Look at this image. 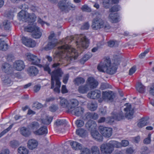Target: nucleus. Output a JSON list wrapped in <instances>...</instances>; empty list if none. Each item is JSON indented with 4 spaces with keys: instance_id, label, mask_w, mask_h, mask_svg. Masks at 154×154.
<instances>
[{
    "instance_id": "obj_1",
    "label": "nucleus",
    "mask_w": 154,
    "mask_h": 154,
    "mask_svg": "<svg viewBox=\"0 0 154 154\" xmlns=\"http://www.w3.org/2000/svg\"><path fill=\"white\" fill-rule=\"evenodd\" d=\"M58 49L59 51L55 58V60L57 62L52 65V68H54L55 69L51 73V88H54V92L59 93L61 86L60 78L63 74L61 69L59 67L65 63L66 60L69 63L74 61L77 59L78 53L75 49L67 44L58 47Z\"/></svg>"
},
{
    "instance_id": "obj_2",
    "label": "nucleus",
    "mask_w": 154,
    "mask_h": 154,
    "mask_svg": "<svg viewBox=\"0 0 154 154\" xmlns=\"http://www.w3.org/2000/svg\"><path fill=\"white\" fill-rule=\"evenodd\" d=\"M120 61V58L115 59L112 64L110 59L106 58L98 65L97 69L100 72L112 75L116 72L117 66L119 64Z\"/></svg>"
},
{
    "instance_id": "obj_3",
    "label": "nucleus",
    "mask_w": 154,
    "mask_h": 154,
    "mask_svg": "<svg viewBox=\"0 0 154 154\" xmlns=\"http://www.w3.org/2000/svg\"><path fill=\"white\" fill-rule=\"evenodd\" d=\"M124 106L125 107L124 109V113L121 111L118 114H115L113 116V119L117 121H120L126 118L128 119H131L133 118L134 113V108L132 107L131 104L125 103Z\"/></svg>"
},
{
    "instance_id": "obj_4",
    "label": "nucleus",
    "mask_w": 154,
    "mask_h": 154,
    "mask_svg": "<svg viewBox=\"0 0 154 154\" xmlns=\"http://www.w3.org/2000/svg\"><path fill=\"white\" fill-rule=\"evenodd\" d=\"M121 144L115 140H111L109 142L102 144L100 147L101 152L104 154H111L114 150V148H120Z\"/></svg>"
},
{
    "instance_id": "obj_5",
    "label": "nucleus",
    "mask_w": 154,
    "mask_h": 154,
    "mask_svg": "<svg viewBox=\"0 0 154 154\" xmlns=\"http://www.w3.org/2000/svg\"><path fill=\"white\" fill-rule=\"evenodd\" d=\"M103 14V13L100 10L95 11L92 13L93 16H96L93 19L91 25L93 29H102L103 26L104 21L100 17Z\"/></svg>"
},
{
    "instance_id": "obj_6",
    "label": "nucleus",
    "mask_w": 154,
    "mask_h": 154,
    "mask_svg": "<svg viewBox=\"0 0 154 154\" xmlns=\"http://www.w3.org/2000/svg\"><path fill=\"white\" fill-rule=\"evenodd\" d=\"M75 38L78 40L76 41L77 45H78V51L80 49L81 51H83L84 49L86 48L89 45V41L88 39L86 38L85 36L83 35H77ZM75 37H71V39H74Z\"/></svg>"
},
{
    "instance_id": "obj_7",
    "label": "nucleus",
    "mask_w": 154,
    "mask_h": 154,
    "mask_svg": "<svg viewBox=\"0 0 154 154\" xmlns=\"http://www.w3.org/2000/svg\"><path fill=\"white\" fill-rule=\"evenodd\" d=\"M27 59L32 64L42 67V65L39 64L41 59L37 56L30 53H27L26 54Z\"/></svg>"
},
{
    "instance_id": "obj_8",
    "label": "nucleus",
    "mask_w": 154,
    "mask_h": 154,
    "mask_svg": "<svg viewBox=\"0 0 154 154\" xmlns=\"http://www.w3.org/2000/svg\"><path fill=\"white\" fill-rule=\"evenodd\" d=\"M108 19L113 23H117L120 21L119 16L115 10H111L109 11Z\"/></svg>"
},
{
    "instance_id": "obj_9",
    "label": "nucleus",
    "mask_w": 154,
    "mask_h": 154,
    "mask_svg": "<svg viewBox=\"0 0 154 154\" xmlns=\"http://www.w3.org/2000/svg\"><path fill=\"white\" fill-rule=\"evenodd\" d=\"M99 129L100 133L105 137H109L112 134V129L111 128L100 126Z\"/></svg>"
},
{
    "instance_id": "obj_10",
    "label": "nucleus",
    "mask_w": 154,
    "mask_h": 154,
    "mask_svg": "<svg viewBox=\"0 0 154 154\" xmlns=\"http://www.w3.org/2000/svg\"><path fill=\"white\" fill-rule=\"evenodd\" d=\"M115 97L114 94L111 91H103L102 98L105 101L112 102Z\"/></svg>"
},
{
    "instance_id": "obj_11",
    "label": "nucleus",
    "mask_w": 154,
    "mask_h": 154,
    "mask_svg": "<svg viewBox=\"0 0 154 154\" xmlns=\"http://www.w3.org/2000/svg\"><path fill=\"white\" fill-rule=\"evenodd\" d=\"M22 40L23 44L28 47H33L36 45L35 42L31 38H28L23 37H22Z\"/></svg>"
},
{
    "instance_id": "obj_12",
    "label": "nucleus",
    "mask_w": 154,
    "mask_h": 154,
    "mask_svg": "<svg viewBox=\"0 0 154 154\" xmlns=\"http://www.w3.org/2000/svg\"><path fill=\"white\" fill-rule=\"evenodd\" d=\"M101 92L98 90H95L89 92L87 95L88 97L92 99H97L101 96Z\"/></svg>"
},
{
    "instance_id": "obj_13",
    "label": "nucleus",
    "mask_w": 154,
    "mask_h": 154,
    "mask_svg": "<svg viewBox=\"0 0 154 154\" xmlns=\"http://www.w3.org/2000/svg\"><path fill=\"white\" fill-rule=\"evenodd\" d=\"M79 104V101L77 99H70L69 101L68 112L72 111L73 109L76 108V107L78 106Z\"/></svg>"
},
{
    "instance_id": "obj_14",
    "label": "nucleus",
    "mask_w": 154,
    "mask_h": 154,
    "mask_svg": "<svg viewBox=\"0 0 154 154\" xmlns=\"http://www.w3.org/2000/svg\"><path fill=\"white\" fill-rule=\"evenodd\" d=\"M86 128L91 132L96 130L97 127L96 123L94 121H89L85 124Z\"/></svg>"
},
{
    "instance_id": "obj_15",
    "label": "nucleus",
    "mask_w": 154,
    "mask_h": 154,
    "mask_svg": "<svg viewBox=\"0 0 154 154\" xmlns=\"http://www.w3.org/2000/svg\"><path fill=\"white\" fill-rule=\"evenodd\" d=\"M98 85V82L94 78L91 77L88 79L87 85L91 89L96 88Z\"/></svg>"
},
{
    "instance_id": "obj_16",
    "label": "nucleus",
    "mask_w": 154,
    "mask_h": 154,
    "mask_svg": "<svg viewBox=\"0 0 154 154\" xmlns=\"http://www.w3.org/2000/svg\"><path fill=\"white\" fill-rule=\"evenodd\" d=\"M2 69L3 72L8 74L11 73L12 72V67L8 63H4L2 64Z\"/></svg>"
},
{
    "instance_id": "obj_17",
    "label": "nucleus",
    "mask_w": 154,
    "mask_h": 154,
    "mask_svg": "<svg viewBox=\"0 0 154 154\" xmlns=\"http://www.w3.org/2000/svg\"><path fill=\"white\" fill-rule=\"evenodd\" d=\"M58 43V41L56 39H54L53 41H50L48 44L44 48V49L46 51L50 50L55 47Z\"/></svg>"
},
{
    "instance_id": "obj_18",
    "label": "nucleus",
    "mask_w": 154,
    "mask_h": 154,
    "mask_svg": "<svg viewBox=\"0 0 154 154\" xmlns=\"http://www.w3.org/2000/svg\"><path fill=\"white\" fill-rule=\"evenodd\" d=\"M14 68L18 71L22 70L25 67L23 61L21 60L16 61L14 63Z\"/></svg>"
},
{
    "instance_id": "obj_19",
    "label": "nucleus",
    "mask_w": 154,
    "mask_h": 154,
    "mask_svg": "<svg viewBox=\"0 0 154 154\" xmlns=\"http://www.w3.org/2000/svg\"><path fill=\"white\" fill-rule=\"evenodd\" d=\"M84 109L81 106L77 107L72 110V111H70L73 113L74 115L76 116H80L82 115L84 112Z\"/></svg>"
},
{
    "instance_id": "obj_20",
    "label": "nucleus",
    "mask_w": 154,
    "mask_h": 154,
    "mask_svg": "<svg viewBox=\"0 0 154 154\" xmlns=\"http://www.w3.org/2000/svg\"><path fill=\"white\" fill-rule=\"evenodd\" d=\"M27 72L30 76H34L38 74V70L36 67L31 66L28 69Z\"/></svg>"
},
{
    "instance_id": "obj_21",
    "label": "nucleus",
    "mask_w": 154,
    "mask_h": 154,
    "mask_svg": "<svg viewBox=\"0 0 154 154\" xmlns=\"http://www.w3.org/2000/svg\"><path fill=\"white\" fill-rule=\"evenodd\" d=\"M91 134L92 137L97 141L100 142L102 141L103 137L97 131H92L91 132Z\"/></svg>"
},
{
    "instance_id": "obj_22",
    "label": "nucleus",
    "mask_w": 154,
    "mask_h": 154,
    "mask_svg": "<svg viewBox=\"0 0 154 154\" xmlns=\"http://www.w3.org/2000/svg\"><path fill=\"white\" fill-rule=\"evenodd\" d=\"M38 145V143L37 141L33 139L29 140L27 143V146L28 148L31 150L36 148Z\"/></svg>"
},
{
    "instance_id": "obj_23",
    "label": "nucleus",
    "mask_w": 154,
    "mask_h": 154,
    "mask_svg": "<svg viewBox=\"0 0 154 154\" xmlns=\"http://www.w3.org/2000/svg\"><path fill=\"white\" fill-rule=\"evenodd\" d=\"M42 34V31L37 26L35 27V28L33 31L32 34V36L34 38H39L41 36Z\"/></svg>"
},
{
    "instance_id": "obj_24",
    "label": "nucleus",
    "mask_w": 154,
    "mask_h": 154,
    "mask_svg": "<svg viewBox=\"0 0 154 154\" xmlns=\"http://www.w3.org/2000/svg\"><path fill=\"white\" fill-rule=\"evenodd\" d=\"M33 132L35 134L38 135L46 134L48 133L47 128L46 126L42 127Z\"/></svg>"
},
{
    "instance_id": "obj_25",
    "label": "nucleus",
    "mask_w": 154,
    "mask_h": 154,
    "mask_svg": "<svg viewBox=\"0 0 154 154\" xmlns=\"http://www.w3.org/2000/svg\"><path fill=\"white\" fill-rule=\"evenodd\" d=\"M148 119L149 118H143L141 119L137 124L138 127L140 128H142L146 125H148L149 124V122H148Z\"/></svg>"
},
{
    "instance_id": "obj_26",
    "label": "nucleus",
    "mask_w": 154,
    "mask_h": 154,
    "mask_svg": "<svg viewBox=\"0 0 154 154\" xmlns=\"http://www.w3.org/2000/svg\"><path fill=\"white\" fill-rule=\"evenodd\" d=\"M28 12L25 10H21L18 14L20 18L23 21H27V16L28 14Z\"/></svg>"
},
{
    "instance_id": "obj_27",
    "label": "nucleus",
    "mask_w": 154,
    "mask_h": 154,
    "mask_svg": "<svg viewBox=\"0 0 154 154\" xmlns=\"http://www.w3.org/2000/svg\"><path fill=\"white\" fill-rule=\"evenodd\" d=\"M20 131L22 135L26 137H29L31 134L30 131L25 127L21 128L20 129Z\"/></svg>"
},
{
    "instance_id": "obj_28",
    "label": "nucleus",
    "mask_w": 154,
    "mask_h": 154,
    "mask_svg": "<svg viewBox=\"0 0 154 154\" xmlns=\"http://www.w3.org/2000/svg\"><path fill=\"white\" fill-rule=\"evenodd\" d=\"M71 145L72 148L75 150H80L82 149V145L76 142L71 143Z\"/></svg>"
},
{
    "instance_id": "obj_29",
    "label": "nucleus",
    "mask_w": 154,
    "mask_h": 154,
    "mask_svg": "<svg viewBox=\"0 0 154 154\" xmlns=\"http://www.w3.org/2000/svg\"><path fill=\"white\" fill-rule=\"evenodd\" d=\"M89 90V88L87 85L80 86L78 88L79 92L82 94L86 93Z\"/></svg>"
},
{
    "instance_id": "obj_30",
    "label": "nucleus",
    "mask_w": 154,
    "mask_h": 154,
    "mask_svg": "<svg viewBox=\"0 0 154 154\" xmlns=\"http://www.w3.org/2000/svg\"><path fill=\"white\" fill-rule=\"evenodd\" d=\"M36 18V17L34 14L28 13L27 16V20L29 21L31 23H32L35 21Z\"/></svg>"
},
{
    "instance_id": "obj_31",
    "label": "nucleus",
    "mask_w": 154,
    "mask_h": 154,
    "mask_svg": "<svg viewBox=\"0 0 154 154\" xmlns=\"http://www.w3.org/2000/svg\"><path fill=\"white\" fill-rule=\"evenodd\" d=\"M60 104L61 106L63 108H67L68 109L69 101L65 98H60Z\"/></svg>"
},
{
    "instance_id": "obj_32",
    "label": "nucleus",
    "mask_w": 154,
    "mask_h": 154,
    "mask_svg": "<svg viewBox=\"0 0 154 154\" xmlns=\"http://www.w3.org/2000/svg\"><path fill=\"white\" fill-rule=\"evenodd\" d=\"M39 124L37 122H33L30 123L28 125V127L32 130H35L39 128Z\"/></svg>"
},
{
    "instance_id": "obj_33",
    "label": "nucleus",
    "mask_w": 154,
    "mask_h": 154,
    "mask_svg": "<svg viewBox=\"0 0 154 154\" xmlns=\"http://www.w3.org/2000/svg\"><path fill=\"white\" fill-rule=\"evenodd\" d=\"M8 45L4 41L0 39V50L5 51L8 49Z\"/></svg>"
},
{
    "instance_id": "obj_34",
    "label": "nucleus",
    "mask_w": 154,
    "mask_h": 154,
    "mask_svg": "<svg viewBox=\"0 0 154 154\" xmlns=\"http://www.w3.org/2000/svg\"><path fill=\"white\" fill-rule=\"evenodd\" d=\"M85 82L84 79L82 77H77L73 81L74 84L77 85H79L81 84H83Z\"/></svg>"
},
{
    "instance_id": "obj_35",
    "label": "nucleus",
    "mask_w": 154,
    "mask_h": 154,
    "mask_svg": "<svg viewBox=\"0 0 154 154\" xmlns=\"http://www.w3.org/2000/svg\"><path fill=\"white\" fill-rule=\"evenodd\" d=\"M1 78L2 81H3L5 85H9L12 82L8 75H6L5 76H2Z\"/></svg>"
},
{
    "instance_id": "obj_36",
    "label": "nucleus",
    "mask_w": 154,
    "mask_h": 154,
    "mask_svg": "<svg viewBox=\"0 0 154 154\" xmlns=\"http://www.w3.org/2000/svg\"><path fill=\"white\" fill-rule=\"evenodd\" d=\"M137 90L140 93H143L144 92L145 87L140 83H139L136 87Z\"/></svg>"
},
{
    "instance_id": "obj_37",
    "label": "nucleus",
    "mask_w": 154,
    "mask_h": 154,
    "mask_svg": "<svg viewBox=\"0 0 154 154\" xmlns=\"http://www.w3.org/2000/svg\"><path fill=\"white\" fill-rule=\"evenodd\" d=\"M35 27L36 26L33 25H29L27 26H25L24 28V31L29 32H33L35 28Z\"/></svg>"
},
{
    "instance_id": "obj_38",
    "label": "nucleus",
    "mask_w": 154,
    "mask_h": 154,
    "mask_svg": "<svg viewBox=\"0 0 154 154\" xmlns=\"http://www.w3.org/2000/svg\"><path fill=\"white\" fill-rule=\"evenodd\" d=\"M119 0H108V2L106 4V5L104 4V5L106 9H108L110 7V3L116 4L118 3Z\"/></svg>"
},
{
    "instance_id": "obj_39",
    "label": "nucleus",
    "mask_w": 154,
    "mask_h": 154,
    "mask_svg": "<svg viewBox=\"0 0 154 154\" xmlns=\"http://www.w3.org/2000/svg\"><path fill=\"white\" fill-rule=\"evenodd\" d=\"M52 119V117L47 116L45 119L42 120V123L44 124L49 125L51 122Z\"/></svg>"
},
{
    "instance_id": "obj_40",
    "label": "nucleus",
    "mask_w": 154,
    "mask_h": 154,
    "mask_svg": "<svg viewBox=\"0 0 154 154\" xmlns=\"http://www.w3.org/2000/svg\"><path fill=\"white\" fill-rule=\"evenodd\" d=\"M76 134L81 137H84L86 135L85 131L84 129L80 128L77 130L76 131Z\"/></svg>"
},
{
    "instance_id": "obj_41",
    "label": "nucleus",
    "mask_w": 154,
    "mask_h": 154,
    "mask_svg": "<svg viewBox=\"0 0 154 154\" xmlns=\"http://www.w3.org/2000/svg\"><path fill=\"white\" fill-rule=\"evenodd\" d=\"M18 152L21 154H28V151L26 148L24 147H20L18 149Z\"/></svg>"
},
{
    "instance_id": "obj_42",
    "label": "nucleus",
    "mask_w": 154,
    "mask_h": 154,
    "mask_svg": "<svg viewBox=\"0 0 154 154\" xmlns=\"http://www.w3.org/2000/svg\"><path fill=\"white\" fill-rule=\"evenodd\" d=\"M89 109L92 111H94L96 109L97 106L96 104L93 103H88V105Z\"/></svg>"
},
{
    "instance_id": "obj_43",
    "label": "nucleus",
    "mask_w": 154,
    "mask_h": 154,
    "mask_svg": "<svg viewBox=\"0 0 154 154\" xmlns=\"http://www.w3.org/2000/svg\"><path fill=\"white\" fill-rule=\"evenodd\" d=\"M63 0V1H60L58 3V6L60 9L61 10H65L66 3V0Z\"/></svg>"
},
{
    "instance_id": "obj_44",
    "label": "nucleus",
    "mask_w": 154,
    "mask_h": 154,
    "mask_svg": "<svg viewBox=\"0 0 154 154\" xmlns=\"http://www.w3.org/2000/svg\"><path fill=\"white\" fill-rule=\"evenodd\" d=\"M92 154H100L99 149L97 146H93L91 148Z\"/></svg>"
},
{
    "instance_id": "obj_45",
    "label": "nucleus",
    "mask_w": 154,
    "mask_h": 154,
    "mask_svg": "<svg viewBox=\"0 0 154 154\" xmlns=\"http://www.w3.org/2000/svg\"><path fill=\"white\" fill-rule=\"evenodd\" d=\"M65 123L64 120L57 119L55 122L54 125L57 127L62 125Z\"/></svg>"
},
{
    "instance_id": "obj_46",
    "label": "nucleus",
    "mask_w": 154,
    "mask_h": 154,
    "mask_svg": "<svg viewBox=\"0 0 154 154\" xmlns=\"http://www.w3.org/2000/svg\"><path fill=\"white\" fill-rule=\"evenodd\" d=\"M91 55L90 54H85L83 57L80 60V62L83 64L85 62L91 57Z\"/></svg>"
},
{
    "instance_id": "obj_47",
    "label": "nucleus",
    "mask_w": 154,
    "mask_h": 154,
    "mask_svg": "<svg viewBox=\"0 0 154 154\" xmlns=\"http://www.w3.org/2000/svg\"><path fill=\"white\" fill-rule=\"evenodd\" d=\"M11 23L7 20H5L3 22V26L4 28L6 30L9 29L10 28Z\"/></svg>"
},
{
    "instance_id": "obj_48",
    "label": "nucleus",
    "mask_w": 154,
    "mask_h": 154,
    "mask_svg": "<svg viewBox=\"0 0 154 154\" xmlns=\"http://www.w3.org/2000/svg\"><path fill=\"white\" fill-rule=\"evenodd\" d=\"M75 8V5L72 4L70 2H66V3L65 10L66 9L71 10V8L72 10H73Z\"/></svg>"
},
{
    "instance_id": "obj_49",
    "label": "nucleus",
    "mask_w": 154,
    "mask_h": 154,
    "mask_svg": "<svg viewBox=\"0 0 154 154\" xmlns=\"http://www.w3.org/2000/svg\"><path fill=\"white\" fill-rule=\"evenodd\" d=\"M141 152L142 154H149L150 151L146 146H143L141 149Z\"/></svg>"
},
{
    "instance_id": "obj_50",
    "label": "nucleus",
    "mask_w": 154,
    "mask_h": 154,
    "mask_svg": "<svg viewBox=\"0 0 154 154\" xmlns=\"http://www.w3.org/2000/svg\"><path fill=\"white\" fill-rule=\"evenodd\" d=\"M75 124L78 127H82L84 124V121L82 120H77L75 121Z\"/></svg>"
},
{
    "instance_id": "obj_51",
    "label": "nucleus",
    "mask_w": 154,
    "mask_h": 154,
    "mask_svg": "<svg viewBox=\"0 0 154 154\" xmlns=\"http://www.w3.org/2000/svg\"><path fill=\"white\" fill-rule=\"evenodd\" d=\"M13 125H11L7 129L4 130L0 134V137L9 131L12 128Z\"/></svg>"
},
{
    "instance_id": "obj_52",
    "label": "nucleus",
    "mask_w": 154,
    "mask_h": 154,
    "mask_svg": "<svg viewBox=\"0 0 154 154\" xmlns=\"http://www.w3.org/2000/svg\"><path fill=\"white\" fill-rule=\"evenodd\" d=\"M110 88L109 85L107 83H102L100 85V88L102 90L109 88Z\"/></svg>"
},
{
    "instance_id": "obj_53",
    "label": "nucleus",
    "mask_w": 154,
    "mask_h": 154,
    "mask_svg": "<svg viewBox=\"0 0 154 154\" xmlns=\"http://www.w3.org/2000/svg\"><path fill=\"white\" fill-rule=\"evenodd\" d=\"M151 134H149L146 138L145 139L143 140V143L146 144H149L150 143L151 141Z\"/></svg>"
},
{
    "instance_id": "obj_54",
    "label": "nucleus",
    "mask_w": 154,
    "mask_h": 154,
    "mask_svg": "<svg viewBox=\"0 0 154 154\" xmlns=\"http://www.w3.org/2000/svg\"><path fill=\"white\" fill-rule=\"evenodd\" d=\"M149 51V49H146L144 51L139 55V57L140 59L143 58L145 56L146 54L148 53Z\"/></svg>"
},
{
    "instance_id": "obj_55",
    "label": "nucleus",
    "mask_w": 154,
    "mask_h": 154,
    "mask_svg": "<svg viewBox=\"0 0 154 154\" xmlns=\"http://www.w3.org/2000/svg\"><path fill=\"white\" fill-rule=\"evenodd\" d=\"M49 109L51 112H54L58 109V107L56 105H53L50 106Z\"/></svg>"
},
{
    "instance_id": "obj_56",
    "label": "nucleus",
    "mask_w": 154,
    "mask_h": 154,
    "mask_svg": "<svg viewBox=\"0 0 154 154\" xmlns=\"http://www.w3.org/2000/svg\"><path fill=\"white\" fill-rule=\"evenodd\" d=\"M49 64H46L43 66L45 71L48 72L49 74H51V70L49 66Z\"/></svg>"
},
{
    "instance_id": "obj_57",
    "label": "nucleus",
    "mask_w": 154,
    "mask_h": 154,
    "mask_svg": "<svg viewBox=\"0 0 154 154\" xmlns=\"http://www.w3.org/2000/svg\"><path fill=\"white\" fill-rule=\"evenodd\" d=\"M81 154H91L90 150L88 148L84 149Z\"/></svg>"
},
{
    "instance_id": "obj_58",
    "label": "nucleus",
    "mask_w": 154,
    "mask_h": 154,
    "mask_svg": "<svg viewBox=\"0 0 154 154\" xmlns=\"http://www.w3.org/2000/svg\"><path fill=\"white\" fill-rule=\"evenodd\" d=\"M103 29L106 31H107L110 28V26L109 24L108 23H105L104 22L103 26Z\"/></svg>"
},
{
    "instance_id": "obj_59",
    "label": "nucleus",
    "mask_w": 154,
    "mask_h": 154,
    "mask_svg": "<svg viewBox=\"0 0 154 154\" xmlns=\"http://www.w3.org/2000/svg\"><path fill=\"white\" fill-rule=\"evenodd\" d=\"M119 143L121 144V146L120 147L122 146H126L129 144L128 141V140H122L121 143Z\"/></svg>"
},
{
    "instance_id": "obj_60",
    "label": "nucleus",
    "mask_w": 154,
    "mask_h": 154,
    "mask_svg": "<svg viewBox=\"0 0 154 154\" xmlns=\"http://www.w3.org/2000/svg\"><path fill=\"white\" fill-rule=\"evenodd\" d=\"M86 119L88 121H91V119H92L91 113L88 112L85 115Z\"/></svg>"
},
{
    "instance_id": "obj_61",
    "label": "nucleus",
    "mask_w": 154,
    "mask_h": 154,
    "mask_svg": "<svg viewBox=\"0 0 154 154\" xmlns=\"http://www.w3.org/2000/svg\"><path fill=\"white\" fill-rule=\"evenodd\" d=\"M28 5L26 4H24L20 5L19 7L18 8L21 10H26V9H28Z\"/></svg>"
},
{
    "instance_id": "obj_62",
    "label": "nucleus",
    "mask_w": 154,
    "mask_h": 154,
    "mask_svg": "<svg viewBox=\"0 0 154 154\" xmlns=\"http://www.w3.org/2000/svg\"><path fill=\"white\" fill-rule=\"evenodd\" d=\"M136 71V68L135 66H134L130 69L129 71V74L131 75L134 73Z\"/></svg>"
},
{
    "instance_id": "obj_63",
    "label": "nucleus",
    "mask_w": 154,
    "mask_h": 154,
    "mask_svg": "<svg viewBox=\"0 0 154 154\" xmlns=\"http://www.w3.org/2000/svg\"><path fill=\"white\" fill-rule=\"evenodd\" d=\"M89 25L88 23H85L81 27V29H88L89 27Z\"/></svg>"
},
{
    "instance_id": "obj_64",
    "label": "nucleus",
    "mask_w": 154,
    "mask_h": 154,
    "mask_svg": "<svg viewBox=\"0 0 154 154\" xmlns=\"http://www.w3.org/2000/svg\"><path fill=\"white\" fill-rule=\"evenodd\" d=\"M17 142L15 140L12 141L10 142V145L12 147H15L17 146Z\"/></svg>"
}]
</instances>
